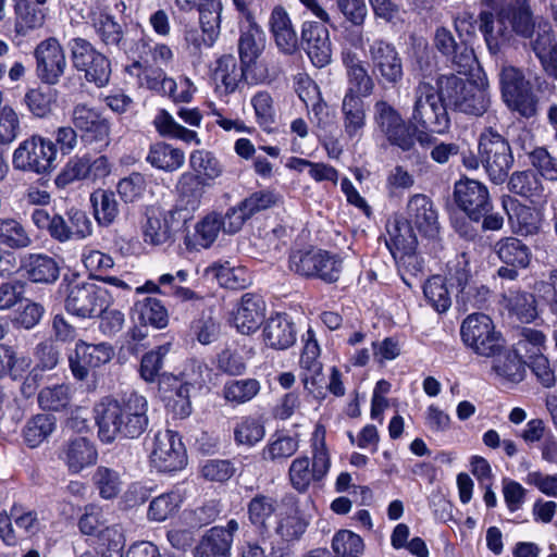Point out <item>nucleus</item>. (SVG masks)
<instances>
[{"label": "nucleus", "instance_id": "nucleus-51", "mask_svg": "<svg viewBox=\"0 0 557 557\" xmlns=\"http://www.w3.org/2000/svg\"><path fill=\"white\" fill-rule=\"evenodd\" d=\"M250 104L253 109L257 124L265 132H270L276 122L277 109L271 92L259 90L252 95Z\"/></svg>", "mask_w": 557, "mask_h": 557}, {"label": "nucleus", "instance_id": "nucleus-32", "mask_svg": "<svg viewBox=\"0 0 557 557\" xmlns=\"http://www.w3.org/2000/svg\"><path fill=\"white\" fill-rule=\"evenodd\" d=\"M278 511L280 502L269 494L258 493L247 504L248 520L260 534L269 533L271 518Z\"/></svg>", "mask_w": 557, "mask_h": 557}, {"label": "nucleus", "instance_id": "nucleus-61", "mask_svg": "<svg viewBox=\"0 0 557 557\" xmlns=\"http://www.w3.org/2000/svg\"><path fill=\"white\" fill-rule=\"evenodd\" d=\"M90 180L88 156L71 159L55 177V185L64 188L75 181Z\"/></svg>", "mask_w": 557, "mask_h": 557}, {"label": "nucleus", "instance_id": "nucleus-58", "mask_svg": "<svg viewBox=\"0 0 557 557\" xmlns=\"http://www.w3.org/2000/svg\"><path fill=\"white\" fill-rule=\"evenodd\" d=\"M423 294L432 308L440 313L446 312L451 306L450 294L441 275H434L425 282Z\"/></svg>", "mask_w": 557, "mask_h": 557}, {"label": "nucleus", "instance_id": "nucleus-20", "mask_svg": "<svg viewBox=\"0 0 557 557\" xmlns=\"http://www.w3.org/2000/svg\"><path fill=\"white\" fill-rule=\"evenodd\" d=\"M72 122L87 144H99L100 147L109 144L110 126L107 119L96 109L86 104H76L72 112Z\"/></svg>", "mask_w": 557, "mask_h": 557}, {"label": "nucleus", "instance_id": "nucleus-56", "mask_svg": "<svg viewBox=\"0 0 557 557\" xmlns=\"http://www.w3.org/2000/svg\"><path fill=\"white\" fill-rule=\"evenodd\" d=\"M546 349V337L543 332L524 327L521 330L519 339L515 345V351L521 357L532 359L544 355Z\"/></svg>", "mask_w": 557, "mask_h": 557}, {"label": "nucleus", "instance_id": "nucleus-57", "mask_svg": "<svg viewBox=\"0 0 557 557\" xmlns=\"http://www.w3.org/2000/svg\"><path fill=\"white\" fill-rule=\"evenodd\" d=\"M506 14L511 30L523 37H530L534 29L532 14L527 0H511Z\"/></svg>", "mask_w": 557, "mask_h": 557}, {"label": "nucleus", "instance_id": "nucleus-30", "mask_svg": "<svg viewBox=\"0 0 557 557\" xmlns=\"http://www.w3.org/2000/svg\"><path fill=\"white\" fill-rule=\"evenodd\" d=\"M87 23L91 25L99 40L104 46H119L123 39L121 25L110 14L107 8L96 3L89 9Z\"/></svg>", "mask_w": 557, "mask_h": 557}, {"label": "nucleus", "instance_id": "nucleus-64", "mask_svg": "<svg viewBox=\"0 0 557 557\" xmlns=\"http://www.w3.org/2000/svg\"><path fill=\"white\" fill-rule=\"evenodd\" d=\"M332 548L339 557H357L363 549V541L348 530H342L335 534Z\"/></svg>", "mask_w": 557, "mask_h": 557}, {"label": "nucleus", "instance_id": "nucleus-44", "mask_svg": "<svg viewBox=\"0 0 557 557\" xmlns=\"http://www.w3.org/2000/svg\"><path fill=\"white\" fill-rule=\"evenodd\" d=\"M492 371L503 381L519 383L525 374V361L515 350H502L492 357Z\"/></svg>", "mask_w": 557, "mask_h": 557}, {"label": "nucleus", "instance_id": "nucleus-9", "mask_svg": "<svg viewBox=\"0 0 557 557\" xmlns=\"http://www.w3.org/2000/svg\"><path fill=\"white\" fill-rule=\"evenodd\" d=\"M55 158L54 143L39 135H33L20 143L14 150L12 164L15 170L44 175L55 168Z\"/></svg>", "mask_w": 557, "mask_h": 557}, {"label": "nucleus", "instance_id": "nucleus-63", "mask_svg": "<svg viewBox=\"0 0 557 557\" xmlns=\"http://www.w3.org/2000/svg\"><path fill=\"white\" fill-rule=\"evenodd\" d=\"M529 161L540 178L557 182V158L544 147H536L529 153Z\"/></svg>", "mask_w": 557, "mask_h": 557}, {"label": "nucleus", "instance_id": "nucleus-31", "mask_svg": "<svg viewBox=\"0 0 557 557\" xmlns=\"http://www.w3.org/2000/svg\"><path fill=\"white\" fill-rule=\"evenodd\" d=\"M21 269L34 283L51 284L60 275V268L54 258L45 253H27L21 259Z\"/></svg>", "mask_w": 557, "mask_h": 557}, {"label": "nucleus", "instance_id": "nucleus-2", "mask_svg": "<svg viewBox=\"0 0 557 557\" xmlns=\"http://www.w3.org/2000/svg\"><path fill=\"white\" fill-rule=\"evenodd\" d=\"M98 436L102 443H112L119 435L136 438L139 435V406L103 398L94 409Z\"/></svg>", "mask_w": 557, "mask_h": 557}, {"label": "nucleus", "instance_id": "nucleus-28", "mask_svg": "<svg viewBox=\"0 0 557 557\" xmlns=\"http://www.w3.org/2000/svg\"><path fill=\"white\" fill-rule=\"evenodd\" d=\"M265 47V35L256 23L253 16H248L240 24L238 52L244 66L250 67L256 62Z\"/></svg>", "mask_w": 557, "mask_h": 557}, {"label": "nucleus", "instance_id": "nucleus-6", "mask_svg": "<svg viewBox=\"0 0 557 557\" xmlns=\"http://www.w3.org/2000/svg\"><path fill=\"white\" fill-rule=\"evenodd\" d=\"M299 2L321 22L309 21L304 23L301 46L311 62L317 67H323L331 62L332 58L329 30L324 26V24H331V16L318 0H299Z\"/></svg>", "mask_w": 557, "mask_h": 557}, {"label": "nucleus", "instance_id": "nucleus-34", "mask_svg": "<svg viewBox=\"0 0 557 557\" xmlns=\"http://www.w3.org/2000/svg\"><path fill=\"white\" fill-rule=\"evenodd\" d=\"M386 232L385 243L394 257L397 253L407 255L414 250L417 238L408 221L393 218L386 223Z\"/></svg>", "mask_w": 557, "mask_h": 557}, {"label": "nucleus", "instance_id": "nucleus-22", "mask_svg": "<svg viewBox=\"0 0 557 557\" xmlns=\"http://www.w3.org/2000/svg\"><path fill=\"white\" fill-rule=\"evenodd\" d=\"M59 458L72 474L96 465L98 451L95 444L84 436H74L63 443Z\"/></svg>", "mask_w": 557, "mask_h": 557}, {"label": "nucleus", "instance_id": "nucleus-52", "mask_svg": "<svg viewBox=\"0 0 557 557\" xmlns=\"http://www.w3.org/2000/svg\"><path fill=\"white\" fill-rule=\"evenodd\" d=\"M261 389V384L256 379L232 380L223 387L224 399L232 405H243L252 400Z\"/></svg>", "mask_w": 557, "mask_h": 557}, {"label": "nucleus", "instance_id": "nucleus-1", "mask_svg": "<svg viewBox=\"0 0 557 557\" xmlns=\"http://www.w3.org/2000/svg\"><path fill=\"white\" fill-rule=\"evenodd\" d=\"M437 86L441 97L459 112L481 116L490 108L488 82L484 74H478L476 78L441 75Z\"/></svg>", "mask_w": 557, "mask_h": 557}, {"label": "nucleus", "instance_id": "nucleus-4", "mask_svg": "<svg viewBox=\"0 0 557 557\" xmlns=\"http://www.w3.org/2000/svg\"><path fill=\"white\" fill-rule=\"evenodd\" d=\"M445 102L438 87L436 92L430 83L420 82L413 89L410 126L440 135L447 133L450 119Z\"/></svg>", "mask_w": 557, "mask_h": 557}, {"label": "nucleus", "instance_id": "nucleus-5", "mask_svg": "<svg viewBox=\"0 0 557 557\" xmlns=\"http://www.w3.org/2000/svg\"><path fill=\"white\" fill-rule=\"evenodd\" d=\"M59 290L64 296L66 312L82 319L99 317L109 305L107 289L77 277H63Z\"/></svg>", "mask_w": 557, "mask_h": 557}, {"label": "nucleus", "instance_id": "nucleus-27", "mask_svg": "<svg viewBox=\"0 0 557 557\" xmlns=\"http://www.w3.org/2000/svg\"><path fill=\"white\" fill-rule=\"evenodd\" d=\"M407 221L425 236L433 237L438 231L437 213L425 195H413L407 205Z\"/></svg>", "mask_w": 557, "mask_h": 557}, {"label": "nucleus", "instance_id": "nucleus-3", "mask_svg": "<svg viewBox=\"0 0 557 557\" xmlns=\"http://www.w3.org/2000/svg\"><path fill=\"white\" fill-rule=\"evenodd\" d=\"M312 461L307 456L295 458L288 468V481L300 494L308 492L313 483L324 480L331 468V458L325 444V428L315 425L311 436Z\"/></svg>", "mask_w": 557, "mask_h": 557}, {"label": "nucleus", "instance_id": "nucleus-13", "mask_svg": "<svg viewBox=\"0 0 557 557\" xmlns=\"http://www.w3.org/2000/svg\"><path fill=\"white\" fill-rule=\"evenodd\" d=\"M368 58L371 73L379 83L394 87L403 81V60L394 44L374 39L369 45Z\"/></svg>", "mask_w": 557, "mask_h": 557}, {"label": "nucleus", "instance_id": "nucleus-37", "mask_svg": "<svg viewBox=\"0 0 557 557\" xmlns=\"http://www.w3.org/2000/svg\"><path fill=\"white\" fill-rule=\"evenodd\" d=\"M263 338L271 348L287 349L296 342L293 322L283 314L271 317L263 329Z\"/></svg>", "mask_w": 557, "mask_h": 557}, {"label": "nucleus", "instance_id": "nucleus-36", "mask_svg": "<svg viewBox=\"0 0 557 557\" xmlns=\"http://www.w3.org/2000/svg\"><path fill=\"white\" fill-rule=\"evenodd\" d=\"M270 30L281 51L292 53L297 48V35L286 10L277 5L269 20Z\"/></svg>", "mask_w": 557, "mask_h": 557}, {"label": "nucleus", "instance_id": "nucleus-53", "mask_svg": "<svg viewBox=\"0 0 557 557\" xmlns=\"http://www.w3.org/2000/svg\"><path fill=\"white\" fill-rule=\"evenodd\" d=\"M189 166L194 174L203 181H214L223 174V166L210 151L194 150L189 156Z\"/></svg>", "mask_w": 557, "mask_h": 557}, {"label": "nucleus", "instance_id": "nucleus-23", "mask_svg": "<svg viewBox=\"0 0 557 557\" xmlns=\"http://www.w3.org/2000/svg\"><path fill=\"white\" fill-rule=\"evenodd\" d=\"M55 221L53 239L59 243L82 240L92 234V222L84 210L71 208L65 215L58 214Z\"/></svg>", "mask_w": 557, "mask_h": 557}, {"label": "nucleus", "instance_id": "nucleus-14", "mask_svg": "<svg viewBox=\"0 0 557 557\" xmlns=\"http://www.w3.org/2000/svg\"><path fill=\"white\" fill-rule=\"evenodd\" d=\"M148 449L149 463L159 472L182 470L187 462L184 445L172 431L157 432Z\"/></svg>", "mask_w": 557, "mask_h": 557}, {"label": "nucleus", "instance_id": "nucleus-8", "mask_svg": "<svg viewBox=\"0 0 557 557\" xmlns=\"http://www.w3.org/2000/svg\"><path fill=\"white\" fill-rule=\"evenodd\" d=\"M479 154L490 181L503 184L513 164V156L509 143L491 127L486 128L479 139Z\"/></svg>", "mask_w": 557, "mask_h": 557}, {"label": "nucleus", "instance_id": "nucleus-39", "mask_svg": "<svg viewBox=\"0 0 557 557\" xmlns=\"http://www.w3.org/2000/svg\"><path fill=\"white\" fill-rule=\"evenodd\" d=\"M509 314L519 321L530 323L537 317V306L533 294L520 289H509L502 300Z\"/></svg>", "mask_w": 557, "mask_h": 557}, {"label": "nucleus", "instance_id": "nucleus-15", "mask_svg": "<svg viewBox=\"0 0 557 557\" xmlns=\"http://www.w3.org/2000/svg\"><path fill=\"white\" fill-rule=\"evenodd\" d=\"M309 522L302 516L298 499L293 494H285L280 500V511L276 515L274 534L278 543L289 547L300 541L306 533Z\"/></svg>", "mask_w": 557, "mask_h": 557}, {"label": "nucleus", "instance_id": "nucleus-45", "mask_svg": "<svg viewBox=\"0 0 557 557\" xmlns=\"http://www.w3.org/2000/svg\"><path fill=\"white\" fill-rule=\"evenodd\" d=\"M73 398V388L67 383H58L42 387L37 394V403L44 411L60 412L66 410Z\"/></svg>", "mask_w": 557, "mask_h": 557}, {"label": "nucleus", "instance_id": "nucleus-59", "mask_svg": "<svg viewBox=\"0 0 557 557\" xmlns=\"http://www.w3.org/2000/svg\"><path fill=\"white\" fill-rule=\"evenodd\" d=\"M317 260V270L311 278H319L327 284L337 282L343 270L342 259L337 255L319 249Z\"/></svg>", "mask_w": 557, "mask_h": 557}, {"label": "nucleus", "instance_id": "nucleus-33", "mask_svg": "<svg viewBox=\"0 0 557 557\" xmlns=\"http://www.w3.org/2000/svg\"><path fill=\"white\" fill-rule=\"evenodd\" d=\"M15 14V30L25 35L42 26L46 20L44 5L48 0H12Z\"/></svg>", "mask_w": 557, "mask_h": 557}, {"label": "nucleus", "instance_id": "nucleus-48", "mask_svg": "<svg viewBox=\"0 0 557 557\" xmlns=\"http://www.w3.org/2000/svg\"><path fill=\"white\" fill-rule=\"evenodd\" d=\"M33 244L29 232L16 219L0 218V245L20 250L28 248Z\"/></svg>", "mask_w": 557, "mask_h": 557}, {"label": "nucleus", "instance_id": "nucleus-17", "mask_svg": "<svg viewBox=\"0 0 557 557\" xmlns=\"http://www.w3.org/2000/svg\"><path fill=\"white\" fill-rule=\"evenodd\" d=\"M38 78L47 85H55L64 74L67 63L58 39L50 37L37 45L34 51Z\"/></svg>", "mask_w": 557, "mask_h": 557}, {"label": "nucleus", "instance_id": "nucleus-55", "mask_svg": "<svg viewBox=\"0 0 557 557\" xmlns=\"http://www.w3.org/2000/svg\"><path fill=\"white\" fill-rule=\"evenodd\" d=\"M199 24L202 33L212 37H219L221 29V14L223 11L222 0H200L197 5Z\"/></svg>", "mask_w": 557, "mask_h": 557}, {"label": "nucleus", "instance_id": "nucleus-7", "mask_svg": "<svg viewBox=\"0 0 557 557\" xmlns=\"http://www.w3.org/2000/svg\"><path fill=\"white\" fill-rule=\"evenodd\" d=\"M460 336L465 346L481 357H495L505 349L502 334L484 313L469 314L461 323Z\"/></svg>", "mask_w": 557, "mask_h": 557}, {"label": "nucleus", "instance_id": "nucleus-50", "mask_svg": "<svg viewBox=\"0 0 557 557\" xmlns=\"http://www.w3.org/2000/svg\"><path fill=\"white\" fill-rule=\"evenodd\" d=\"M55 418L47 413H38L32 417L23 429L25 443L35 448L47 440L55 429Z\"/></svg>", "mask_w": 557, "mask_h": 557}, {"label": "nucleus", "instance_id": "nucleus-21", "mask_svg": "<svg viewBox=\"0 0 557 557\" xmlns=\"http://www.w3.org/2000/svg\"><path fill=\"white\" fill-rule=\"evenodd\" d=\"M304 341L305 345L299 360L300 379L308 393L320 396L322 395L323 382L322 364L319 361L320 346L311 329L307 331Z\"/></svg>", "mask_w": 557, "mask_h": 557}, {"label": "nucleus", "instance_id": "nucleus-62", "mask_svg": "<svg viewBox=\"0 0 557 557\" xmlns=\"http://www.w3.org/2000/svg\"><path fill=\"white\" fill-rule=\"evenodd\" d=\"M92 482L104 499L114 498L121 491L119 473L108 467L99 466L92 475Z\"/></svg>", "mask_w": 557, "mask_h": 557}, {"label": "nucleus", "instance_id": "nucleus-18", "mask_svg": "<svg viewBox=\"0 0 557 557\" xmlns=\"http://www.w3.org/2000/svg\"><path fill=\"white\" fill-rule=\"evenodd\" d=\"M115 355L109 343L88 344L79 339L75 344L74 355L69 357V366L73 376L84 381L88 376V368H99L110 362Z\"/></svg>", "mask_w": 557, "mask_h": 557}, {"label": "nucleus", "instance_id": "nucleus-43", "mask_svg": "<svg viewBox=\"0 0 557 557\" xmlns=\"http://www.w3.org/2000/svg\"><path fill=\"white\" fill-rule=\"evenodd\" d=\"M206 274L212 275L222 287L230 289H242L250 283L247 269L231 265L228 261L214 262L206 269Z\"/></svg>", "mask_w": 557, "mask_h": 557}, {"label": "nucleus", "instance_id": "nucleus-24", "mask_svg": "<svg viewBox=\"0 0 557 557\" xmlns=\"http://www.w3.org/2000/svg\"><path fill=\"white\" fill-rule=\"evenodd\" d=\"M509 15L502 9L496 18L487 11H482L479 15V29L482 32L487 49L491 53H498L511 38V28L509 27Z\"/></svg>", "mask_w": 557, "mask_h": 557}, {"label": "nucleus", "instance_id": "nucleus-29", "mask_svg": "<svg viewBox=\"0 0 557 557\" xmlns=\"http://www.w3.org/2000/svg\"><path fill=\"white\" fill-rule=\"evenodd\" d=\"M344 134L349 139H360L367 125L366 106L360 96L348 89L342 108Z\"/></svg>", "mask_w": 557, "mask_h": 557}, {"label": "nucleus", "instance_id": "nucleus-16", "mask_svg": "<svg viewBox=\"0 0 557 557\" xmlns=\"http://www.w3.org/2000/svg\"><path fill=\"white\" fill-rule=\"evenodd\" d=\"M454 196L457 206L474 222L481 221L482 216L493 209L488 189L479 181H458L455 184Z\"/></svg>", "mask_w": 557, "mask_h": 557}, {"label": "nucleus", "instance_id": "nucleus-41", "mask_svg": "<svg viewBox=\"0 0 557 557\" xmlns=\"http://www.w3.org/2000/svg\"><path fill=\"white\" fill-rule=\"evenodd\" d=\"M299 448V440L296 435L283 433L272 434L261 450V458L273 463H283L294 456Z\"/></svg>", "mask_w": 557, "mask_h": 557}, {"label": "nucleus", "instance_id": "nucleus-11", "mask_svg": "<svg viewBox=\"0 0 557 557\" xmlns=\"http://www.w3.org/2000/svg\"><path fill=\"white\" fill-rule=\"evenodd\" d=\"M499 84L503 100L509 109L525 117H531L536 113V99L530 83L525 81L519 69L512 65L503 66L499 73Z\"/></svg>", "mask_w": 557, "mask_h": 557}, {"label": "nucleus", "instance_id": "nucleus-60", "mask_svg": "<svg viewBox=\"0 0 557 557\" xmlns=\"http://www.w3.org/2000/svg\"><path fill=\"white\" fill-rule=\"evenodd\" d=\"M222 215L211 212L202 218L195 226V238L202 248H209L218 238L222 230Z\"/></svg>", "mask_w": 557, "mask_h": 557}, {"label": "nucleus", "instance_id": "nucleus-49", "mask_svg": "<svg viewBox=\"0 0 557 557\" xmlns=\"http://www.w3.org/2000/svg\"><path fill=\"white\" fill-rule=\"evenodd\" d=\"M92 544L101 557H122L124 536L119 525H106L94 536Z\"/></svg>", "mask_w": 557, "mask_h": 557}, {"label": "nucleus", "instance_id": "nucleus-10", "mask_svg": "<svg viewBox=\"0 0 557 557\" xmlns=\"http://www.w3.org/2000/svg\"><path fill=\"white\" fill-rule=\"evenodd\" d=\"M73 66L85 73V79L97 87L108 85L111 76V62L88 40L74 38L69 42Z\"/></svg>", "mask_w": 557, "mask_h": 557}, {"label": "nucleus", "instance_id": "nucleus-26", "mask_svg": "<svg viewBox=\"0 0 557 557\" xmlns=\"http://www.w3.org/2000/svg\"><path fill=\"white\" fill-rule=\"evenodd\" d=\"M264 317L265 302L262 297L248 293L243 295L233 314V323L242 334H250L260 327Z\"/></svg>", "mask_w": 557, "mask_h": 557}, {"label": "nucleus", "instance_id": "nucleus-19", "mask_svg": "<svg viewBox=\"0 0 557 557\" xmlns=\"http://www.w3.org/2000/svg\"><path fill=\"white\" fill-rule=\"evenodd\" d=\"M239 523L230 519L225 525L207 530L193 549L194 557H231V548Z\"/></svg>", "mask_w": 557, "mask_h": 557}, {"label": "nucleus", "instance_id": "nucleus-47", "mask_svg": "<svg viewBox=\"0 0 557 557\" xmlns=\"http://www.w3.org/2000/svg\"><path fill=\"white\" fill-rule=\"evenodd\" d=\"M94 215L100 226H110L119 216V203L112 190L97 189L90 195Z\"/></svg>", "mask_w": 557, "mask_h": 557}, {"label": "nucleus", "instance_id": "nucleus-40", "mask_svg": "<svg viewBox=\"0 0 557 557\" xmlns=\"http://www.w3.org/2000/svg\"><path fill=\"white\" fill-rule=\"evenodd\" d=\"M494 252L499 260L510 267L524 269L530 264V248L520 239L507 236L497 240L494 245Z\"/></svg>", "mask_w": 557, "mask_h": 557}, {"label": "nucleus", "instance_id": "nucleus-54", "mask_svg": "<svg viewBox=\"0 0 557 557\" xmlns=\"http://www.w3.org/2000/svg\"><path fill=\"white\" fill-rule=\"evenodd\" d=\"M55 100V90L49 87H38L29 89L25 94L23 102L35 117L45 119L52 113Z\"/></svg>", "mask_w": 557, "mask_h": 557}, {"label": "nucleus", "instance_id": "nucleus-38", "mask_svg": "<svg viewBox=\"0 0 557 557\" xmlns=\"http://www.w3.org/2000/svg\"><path fill=\"white\" fill-rule=\"evenodd\" d=\"M146 161L154 169L174 172L184 165L185 153L170 144L158 141L149 147Z\"/></svg>", "mask_w": 557, "mask_h": 557}, {"label": "nucleus", "instance_id": "nucleus-46", "mask_svg": "<svg viewBox=\"0 0 557 557\" xmlns=\"http://www.w3.org/2000/svg\"><path fill=\"white\" fill-rule=\"evenodd\" d=\"M507 187L509 191L531 200L543 197L545 190L540 176L531 170L513 172Z\"/></svg>", "mask_w": 557, "mask_h": 557}, {"label": "nucleus", "instance_id": "nucleus-35", "mask_svg": "<svg viewBox=\"0 0 557 557\" xmlns=\"http://www.w3.org/2000/svg\"><path fill=\"white\" fill-rule=\"evenodd\" d=\"M249 67L237 64L236 58L232 54L222 55L216 61L213 70V78L218 88H223L224 94L234 92L240 81L248 75Z\"/></svg>", "mask_w": 557, "mask_h": 557}, {"label": "nucleus", "instance_id": "nucleus-12", "mask_svg": "<svg viewBox=\"0 0 557 557\" xmlns=\"http://www.w3.org/2000/svg\"><path fill=\"white\" fill-rule=\"evenodd\" d=\"M373 123L387 141L403 151L414 147V134L400 112L386 100H377L373 106Z\"/></svg>", "mask_w": 557, "mask_h": 557}, {"label": "nucleus", "instance_id": "nucleus-42", "mask_svg": "<svg viewBox=\"0 0 557 557\" xmlns=\"http://www.w3.org/2000/svg\"><path fill=\"white\" fill-rule=\"evenodd\" d=\"M265 425L261 418L244 416L237 419L233 429L234 442L237 446L255 447L265 437Z\"/></svg>", "mask_w": 557, "mask_h": 557}, {"label": "nucleus", "instance_id": "nucleus-25", "mask_svg": "<svg viewBox=\"0 0 557 557\" xmlns=\"http://www.w3.org/2000/svg\"><path fill=\"white\" fill-rule=\"evenodd\" d=\"M503 208L507 213L513 233L521 236L534 235L541 227L540 212L515 198H504Z\"/></svg>", "mask_w": 557, "mask_h": 557}]
</instances>
